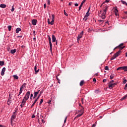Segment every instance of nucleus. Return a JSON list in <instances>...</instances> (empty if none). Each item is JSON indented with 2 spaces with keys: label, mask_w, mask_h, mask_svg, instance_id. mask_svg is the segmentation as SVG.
Here are the masks:
<instances>
[{
  "label": "nucleus",
  "mask_w": 127,
  "mask_h": 127,
  "mask_svg": "<svg viewBox=\"0 0 127 127\" xmlns=\"http://www.w3.org/2000/svg\"><path fill=\"white\" fill-rule=\"evenodd\" d=\"M8 29L9 31H10L11 30V25H9L8 26Z\"/></svg>",
  "instance_id": "36"
},
{
  "label": "nucleus",
  "mask_w": 127,
  "mask_h": 127,
  "mask_svg": "<svg viewBox=\"0 0 127 127\" xmlns=\"http://www.w3.org/2000/svg\"><path fill=\"white\" fill-rule=\"evenodd\" d=\"M74 5L75 6H78V3H75L74 4Z\"/></svg>",
  "instance_id": "62"
},
{
  "label": "nucleus",
  "mask_w": 127,
  "mask_h": 127,
  "mask_svg": "<svg viewBox=\"0 0 127 127\" xmlns=\"http://www.w3.org/2000/svg\"><path fill=\"white\" fill-rule=\"evenodd\" d=\"M109 8V6L108 5H106L104 6L103 9V12H105V10L106 11V13H107V10H108V8Z\"/></svg>",
  "instance_id": "14"
},
{
  "label": "nucleus",
  "mask_w": 127,
  "mask_h": 127,
  "mask_svg": "<svg viewBox=\"0 0 127 127\" xmlns=\"http://www.w3.org/2000/svg\"><path fill=\"white\" fill-rule=\"evenodd\" d=\"M39 92H40V90H38L37 92H34V95L33 96V98L35 99V98H36L37 97L38 94H39Z\"/></svg>",
  "instance_id": "12"
},
{
  "label": "nucleus",
  "mask_w": 127,
  "mask_h": 127,
  "mask_svg": "<svg viewBox=\"0 0 127 127\" xmlns=\"http://www.w3.org/2000/svg\"><path fill=\"white\" fill-rule=\"evenodd\" d=\"M82 5H83V4L81 3V4L80 5V6L79 7V10H81V8H82Z\"/></svg>",
  "instance_id": "41"
},
{
  "label": "nucleus",
  "mask_w": 127,
  "mask_h": 127,
  "mask_svg": "<svg viewBox=\"0 0 127 127\" xmlns=\"http://www.w3.org/2000/svg\"><path fill=\"white\" fill-rule=\"evenodd\" d=\"M79 114L77 115L74 118V120H76L77 118H80L84 114V110L83 109H81V110L78 111Z\"/></svg>",
  "instance_id": "3"
},
{
  "label": "nucleus",
  "mask_w": 127,
  "mask_h": 127,
  "mask_svg": "<svg viewBox=\"0 0 127 127\" xmlns=\"http://www.w3.org/2000/svg\"><path fill=\"white\" fill-rule=\"evenodd\" d=\"M50 51H52V43L49 42Z\"/></svg>",
  "instance_id": "21"
},
{
  "label": "nucleus",
  "mask_w": 127,
  "mask_h": 127,
  "mask_svg": "<svg viewBox=\"0 0 127 127\" xmlns=\"http://www.w3.org/2000/svg\"><path fill=\"white\" fill-rule=\"evenodd\" d=\"M0 7L1 8H5L6 7V5L5 4H0Z\"/></svg>",
  "instance_id": "17"
},
{
  "label": "nucleus",
  "mask_w": 127,
  "mask_h": 127,
  "mask_svg": "<svg viewBox=\"0 0 127 127\" xmlns=\"http://www.w3.org/2000/svg\"><path fill=\"white\" fill-rule=\"evenodd\" d=\"M96 127V124H93L92 126V127Z\"/></svg>",
  "instance_id": "63"
},
{
  "label": "nucleus",
  "mask_w": 127,
  "mask_h": 127,
  "mask_svg": "<svg viewBox=\"0 0 127 127\" xmlns=\"http://www.w3.org/2000/svg\"><path fill=\"white\" fill-rule=\"evenodd\" d=\"M37 23V20L33 19L32 20V24H33V25H36Z\"/></svg>",
  "instance_id": "11"
},
{
  "label": "nucleus",
  "mask_w": 127,
  "mask_h": 127,
  "mask_svg": "<svg viewBox=\"0 0 127 127\" xmlns=\"http://www.w3.org/2000/svg\"><path fill=\"white\" fill-rule=\"evenodd\" d=\"M99 22L100 23H103V22H104V20H99Z\"/></svg>",
  "instance_id": "50"
},
{
  "label": "nucleus",
  "mask_w": 127,
  "mask_h": 127,
  "mask_svg": "<svg viewBox=\"0 0 127 127\" xmlns=\"http://www.w3.org/2000/svg\"><path fill=\"white\" fill-rule=\"evenodd\" d=\"M52 21L50 22L49 19H48V24H51V25H53L54 24V18H55V16L54 14L52 15Z\"/></svg>",
  "instance_id": "2"
},
{
  "label": "nucleus",
  "mask_w": 127,
  "mask_h": 127,
  "mask_svg": "<svg viewBox=\"0 0 127 127\" xmlns=\"http://www.w3.org/2000/svg\"><path fill=\"white\" fill-rule=\"evenodd\" d=\"M109 2H110V0H106L104 2H103L101 6H102V5H104V4H106V3H108Z\"/></svg>",
  "instance_id": "18"
},
{
  "label": "nucleus",
  "mask_w": 127,
  "mask_h": 127,
  "mask_svg": "<svg viewBox=\"0 0 127 127\" xmlns=\"http://www.w3.org/2000/svg\"><path fill=\"white\" fill-rule=\"evenodd\" d=\"M34 118H35V115H32V119H34Z\"/></svg>",
  "instance_id": "61"
},
{
  "label": "nucleus",
  "mask_w": 127,
  "mask_h": 127,
  "mask_svg": "<svg viewBox=\"0 0 127 127\" xmlns=\"http://www.w3.org/2000/svg\"><path fill=\"white\" fill-rule=\"evenodd\" d=\"M117 70H124V66H121V67H118Z\"/></svg>",
  "instance_id": "28"
},
{
  "label": "nucleus",
  "mask_w": 127,
  "mask_h": 127,
  "mask_svg": "<svg viewBox=\"0 0 127 127\" xmlns=\"http://www.w3.org/2000/svg\"><path fill=\"white\" fill-rule=\"evenodd\" d=\"M90 16V13H89V12H87L85 15L84 16V17L83 18L84 20H85V21H86V20H87L88 19V16Z\"/></svg>",
  "instance_id": "8"
},
{
  "label": "nucleus",
  "mask_w": 127,
  "mask_h": 127,
  "mask_svg": "<svg viewBox=\"0 0 127 127\" xmlns=\"http://www.w3.org/2000/svg\"><path fill=\"white\" fill-rule=\"evenodd\" d=\"M17 38H21L22 37V36H17Z\"/></svg>",
  "instance_id": "56"
},
{
  "label": "nucleus",
  "mask_w": 127,
  "mask_h": 127,
  "mask_svg": "<svg viewBox=\"0 0 127 127\" xmlns=\"http://www.w3.org/2000/svg\"><path fill=\"white\" fill-rule=\"evenodd\" d=\"M0 127H5V126L0 125Z\"/></svg>",
  "instance_id": "60"
},
{
  "label": "nucleus",
  "mask_w": 127,
  "mask_h": 127,
  "mask_svg": "<svg viewBox=\"0 0 127 127\" xmlns=\"http://www.w3.org/2000/svg\"><path fill=\"white\" fill-rule=\"evenodd\" d=\"M41 120H42V123H43V124H44L45 123V121H44L43 119H41Z\"/></svg>",
  "instance_id": "57"
},
{
  "label": "nucleus",
  "mask_w": 127,
  "mask_h": 127,
  "mask_svg": "<svg viewBox=\"0 0 127 127\" xmlns=\"http://www.w3.org/2000/svg\"><path fill=\"white\" fill-rule=\"evenodd\" d=\"M26 86V83H24L20 87L22 89H23L24 88H25Z\"/></svg>",
  "instance_id": "24"
},
{
  "label": "nucleus",
  "mask_w": 127,
  "mask_h": 127,
  "mask_svg": "<svg viewBox=\"0 0 127 127\" xmlns=\"http://www.w3.org/2000/svg\"><path fill=\"white\" fill-rule=\"evenodd\" d=\"M37 70V64H36V65L34 67V71L35 72Z\"/></svg>",
  "instance_id": "42"
},
{
  "label": "nucleus",
  "mask_w": 127,
  "mask_h": 127,
  "mask_svg": "<svg viewBox=\"0 0 127 127\" xmlns=\"http://www.w3.org/2000/svg\"><path fill=\"white\" fill-rule=\"evenodd\" d=\"M11 104V98H10L7 100V105L9 106Z\"/></svg>",
  "instance_id": "16"
},
{
  "label": "nucleus",
  "mask_w": 127,
  "mask_h": 127,
  "mask_svg": "<svg viewBox=\"0 0 127 127\" xmlns=\"http://www.w3.org/2000/svg\"><path fill=\"white\" fill-rule=\"evenodd\" d=\"M95 93L96 94H98V93H99V90H96L95 91Z\"/></svg>",
  "instance_id": "52"
},
{
  "label": "nucleus",
  "mask_w": 127,
  "mask_h": 127,
  "mask_svg": "<svg viewBox=\"0 0 127 127\" xmlns=\"http://www.w3.org/2000/svg\"><path fill=\"white\" fill-rule=\"evenodd\" d=\"M114 80H112L109 82V84H114Z\"/></svg>",
  "instance_id": "44"
},
{
  "label": "nucleus",
  "mask_w": 127,
  "mask_h": 127,
  "mask_svg": "<svg viewBox=\"0 0 127 127\" xmlns=\"http://www.w3.org/2000/svg\"><path fill=\"white\" fill-rule=\"evenodd\" d=\"M127 94L124 97H123L121 99V101H123V100H126V99H127Z\"/></svg>",
  "instance_id": "31"
},
{
  "label": "nucleus",
  "mask_w": 127,
  "mask_h": 127,
  "mask_svg": "<svg viewBox=\"0 0 127 127\" xmlns=\"http://www.w3.org/2000/svg\"><path fill=\"white\" fill-rule=\"evenodd\" d=\"M123 84H126L127 83V79H123Z\"/></svg>",
  "instance_id": "39"
},
{
  "label": "nucleus",
  "mask_w": 127,
  "mask_h": 127,
  "mask_svg": "<svg viewBox=\"0 0 127 127\" xmlns=\"http://www.w3.org/2000/svg\"><path fill=\"white\" fill-rule=\"evenodd\" d=\"M48 4L49 5L50 4V0H48Z\"/></svg>",
  "instance_id": "54"
},
{
  "label": "nucleus",
  "mask_w": 127,
  "mask_h": 127,
  "mask_svg": "<svg viewBox=\"0 0 127 127\" xmlns=\"http://www.w3.org/2000/svg\"><path fill=\"white\" fill-rule=\"evenodd\" d=\"M52 42H56V37L54 35H52Z\"/></svg>",
  "instance_id": "15"
},
{
  "label": "nucleus",
  "mask_w": 127,
  "mask_h": 127,
  "mask_svg": "<svg viewBox=\"0 0 127 127\" xmlns=\"http://www.w3.org/2000/svg\"><path fill=\"white\" fill-rule=\"evenodd\" d=\"M48 37L49 42H51V38L50 37V36L48 35Z\"/></svg>",
  "instance_id": "37"
},
{
  "label": "nucleus",
  "mask_w": 127,
  "mask_h": 127,
  "mask_svg": "<svg viewBox=\"0 0 127 127\" xmlns=\"http://www.w3.org/2000/svg\"><path fill=\"white\" fill-rule=\"evenodd\" d=\"M71 4H72V2H70L68 3V5H71Z\"/></svg>",
  "instance_id": "64"
},
{
  "label": "nucleus",
  "mask_w": 127,
  "mask_h": 127,
  "mask_svg": "<svg viewBox=\"0 0 127 127\" xmlns=\"http://www.w3.org/2000/svg\"><path fill=\"white\" fill-rule=\"evenodd\" d=\"M117 58L116 56L114 55L110 59V60H114V59H116Z\"/></svg>",
  "instance_id": "30"
},
{
  "label": "nucleus",
  "mask_w": 127,
  "mask_h": 127,
  "mask_svg": "<svg viewBox=\"0 0 127 127\" xmlns=\"http://www.w3.org/2000/svg\"><path fill=\"white\" fill-rule=\"evenodd\" d=\"M121 52H122V51H121V50H119L118 52L115 53L114 55L117 58V57H118V56H120L121 55Z\"/></svg>",
  "instance_id": "9"
},
{
  "label": "nucleus",
  "mask_w": 127,
  "mask_h": 127,
  "mask_svg": "<svg viewBox=\"0 0 127 127\" xmlns=\"http://www.w3.org/2000/svg\"><path fill=\"white\" fill-rule=\"evenodd\" d=\"M43 103V99H41V101L40 102V105H41Z\"/></svg>",
  "instance_id": "46"
},
{
  "label": "nucleus",
  "mask_w": 127,
  "mask_h": 127,
  "mask_svg": "<svg viewBox=\"0 0 127 127\" xmlns=\"http://www.w3.org/2000/svg\"><path fill=\"white\" fill-rule=\"evenodd\" d=\"M114 9L115 15H116V16H118V15H119V10H118V9L116 7L114 8Z\"/></svg>",
  "instance_id": "10"
},
{
  "label": "nucleus",
  "mask_w": 127,
  "mask_h": 127,
  "mask_svg": "<svg viewBox=\"0 0 127 127\" xmlns=\"http://www.w3.org/2000/svg\"><path fill=\"white\" fill-rule=\"evenodd\" d=\"M121 2H122L123 4H126L127 5V3L125 1L121 0Z\"/></svg>",
  "instance_id": "34"
},
{
  "label": "nucleus",
  "mask_w": 127,
  "mask_h": 127,
  "mask_svg": "<svg viewBox=\"0 0 127 127\" xmlns=\"http://www.w3.org/2000/svg\"><path fill=\"white\" fill-rule=\"evenodd\" d=\"M105 69L108 71L109 70V66H106L105 67Z\"/></svg>",
  "instance_id": "43"
},
{
  "label": "nucleus",
  "mask_w": 127,
  "mask_h": 127,
  "mask_svg": "<svg viewBox=\"0 0 127 127\" xmlns=\"http://www.w3.org/2000/svg\"><path fill=\"white\" fill-rule=\"evenodd\" d=\"M64 15H65L66 16H68V13H67L66 12V11L65 10H64Z\"/></svg>",
  "instance_id": "40"
},
{
  "label": "nucleus",
  "mask_w": 127,
  "mask_h": 127,
  "mask_svg": "<svg viewBox=\"0 0 127 127\" xmlns=\"http://www.w3.org/2000/svg\"><path fill=\"white\" fill-rule=\"evenodd\" d=\"M84 85V80H81L80 83V86H83Z\"/></svg>",
  "instance_id": "33"
},
{
  "label": "nucleus",
  "mask_w": 127,
  "mask_h": 127,
  "mask_svg": "<svg viewBox=\"0 0 127 127\" xmlns=\"http://www.w3.org/2000/svg\"><path fill=\"white\" fill-rule=\"evenodd\" d=\"M40 96H41V95H40V94H39V95H38V97H37V98H36V100H37V101H38V99H39V98H40Z\"/></svg>",
  "instance_id": "53"
},
{
  "label": "nucleus",
  "mask_w": 127,
  "mask_h": 127,
  "mask_svg": "<svg viewBox=\"0 0 127 127\" xmlns=\"http://www.w3.org/2000/svg\"><path fill=\"white\" fill-rule=\"evenodd\" d=\"M33 97V94H31L30 97V100H31L32 99Z\"/></svg>",
  "instance_id": "47"
},
{
  "label": "nucleus",
  "mask_w": 127,
  "mask_h": 127,
  "mask_svg": "<svg viewBox=\"0 0 127 127\" xmlns=\"http://www.w3.org/2000/svg\"><path fill=\"white\" fill-rule=\"evenodd\" d=\"M124 46V43H121L118 46L116 47L115 49H116V48H121V46Z\"/></svg>",
  "instance_id": "26"
},
{
  "label": "nucleus",
  "mask_w": 127,
  "mask_h": 127,
  "mask_svg": "<svg viewBox=\"0 0 127 127\" xmlns=\"http://www.w3.org/2000/svg\"><path fill=\"white\" fill-rule=\"evenodd\" d=\"M11 11H12V12H13V11H14V7L13 5L11 7Z\"/></svg>",
  "instance_id": "35"
},
{
  "label": "nucleus",
  "mask_w": 127,
  "mask_h": 127,
  "mask_svg": "<svg viewBox=\"0 0 127 127\" xmlns=\"http://www.w3.org/2000/svg\"><path fill=\"white\" fill-rule=\"evenodd\" d=\"M125 46L122 47V46H120V48H119L120 49V50H123V49H124V48H125Z\"/></svg>",
  "instance_id": "38"
},
{
  "label": "nucleus",
  "mask_w": 127,
  "mask_h": 127,
  "mask_svg": "<svg viewBox=\"0 0 127 127\" xmlns=\"http://www.w3.org/2000/svg\"><path fill=\"white\" fill-rule=\"evenodd\" d=\"M23 91V88H22L21 87L20 88V91H19V95H21V93H22Z\"/></svg>",
  "instance_id": "25"
},
{
  "label": "nucleus",
  "mask_w": 127,
  "mask_h": 127,
  "mask_svg": "<svg viewBox=\"0 0 127 127\" xmlns=\"http://www.w3.org/2000/svg\"><path fill=\"white\" fill-rule=\"evenodd\" d=\"M15 113H16L15 111L13 113V115H12L11 118V123H12L16 118V115H15Z\"/></svg>",
  "instance_id": "5"
},
{
  "label": "nucleus",
  "mask_w": 127,
  "mask_h": 127,
  "mask_svg": "<svg viewBox=\"0 0 127 127\" xmlns=\"http://www.w3.org/2000/svg\"><path fill=\"white\" fill-rule=\"evenodd\" d=\"M117 85H118L117 82H115L114 83H109V88L113 89V88H114V87H115V86H117Z\"/></svg>",
  "instance_id": "4"
},
{
  "label": "nucleus",
  "mask_w": 127,
  "mask_h": 127,
  "mask_svg": "<svg viewBox=\"0 0 127 127\" xmlns=\"http://www.w3.org/2000/svg\"><path fill=\"white\" fill-rule=\"evenodd\" d=\"M114 77H115V74H111L110 75V79L113 80L114 79Z\"/></svg>",
  "instance_id": "22"
},
{
  "label": "nucleus",
  "mask_w": 127,
  "mask_h": 127,
  "mask_svg": "<svg viewBox=\"0 0 127 127\" xmlns=\"http://www.w3.org/2000/svg\"><path fill=\"white\" fill-rule=\"evenodd\" d=\"M30 96V91H28L26 93V94L23 99L21 104L20 105L21 108H23V106L24 105H25V103H26V101L29 99V97Z\"/></svg>",
  "instance_id": "1"
},
{
  "label": "nucleus",
  "mask_w": 127,
  "mask_h": 127,
  "mask_svg": "<svg viewBox=\"0 0 127 127\" xmlns=\"http://www.w3.org/2000/svg\"><path fill=\"white\" fill-rule=\"evenodd\" d=\"M43 118H44V117H43V116H42V115H41V120H43Z\"/></svg>",
  "instance_id": "58"
},
{
  "label": "nucleus",
  "mask_w": 127,
  "mask_h": 127,
  "mask_svg": "<svg viewBox=\"0 0 127 127\" xmlns=\"http://www.w3.org/2000/svg\"><path fill=\"white\" fill-rule=\"evenodd\" d=\"M85 1H86V0H83V1L81 2L82 4H83Z\"/></svg>",
  "instance_id": "55"
},
{
  "label": "nucleus",
  "mask_w": 127,
  "mask_h": 127,
  "mask_svg": "<svg viewBox=\"0 0 127 127\" xmlns=\"http://www.w3.org/2000/svg\"><path fill=\"white\" fill-rule=\"evenodd\" d=\"M4 65V62L0 61V66H3Z\"/></svg>",
  "instance_id": "27"
},
{
  "label": "nucleus",
  "mask_w": 127,
  "mask_h": 127,
  "mask_svg": "<svg viewBox=\"0 0 127 127\" xmlns=\"http://www.w3.org/2000/svg\"><path fill=\"white\" fill-rule=\"evenodd\" d=\"M13 77L14 79H16V80H18V76H17V75H14Z\"/></svg>",
  "instance_id": "32"
},
{
  "label": "nucleus",
  "mask_w": 127,
  "mask_h": 127,
  "mask_svg": "<svg viewBox=\"0 0 127 127\" xmlns=\"http://www.w3.org/2000/svg\"><path fill=\"white\" fill-rule=\"evenodd\" d=\"M66 121H67V116L65 118V119L64 120V124L66 123Z\"/></svg>",
  "instance_id": "49"
},
{
  "label": "nucleus",
  "mask_w": 127,
  "mask_h": 127,
  "mask_svg": "<svg viewBox=\"0 0 127 127\" xmlns=\"http://www.w3.org/2000/svg\"><path fill=\"white\" fill-rule=\"evenodd\" d=\"M51 100H49L48 102V104H51Z\"/></svg>",
  "instance_id": "59"
},
{
  "label": "nucleus",
  "mask_w": 127,
  "mask_h": 127,
  "mask_svg": "<svg viewBox=\"0 0 127 127\" xmlns=\"http://www.w3.org/2000/svg\"><path fill=\"white\" fill-rule=\"evenodd\" d=\"M107 82V79H104L103 80V83H106Z\"/></svg>",
  "instance_id": "48"
},
{
  "label": "nucleus",
  "mask_w": 127,
  "mask_h": 127,
  "mask_svg": "<svg viewBox=\"0 0 127 127\" xmlns=\"http://www.w3.org/2000/svg\"><path fill=\"white\" fill-rule=\"evenodd\" d=\"M19 31H21V29L20 28H17L16 29V33H19Z\"/></svg>",
  "instance_id": "19"
},
{
  "label": "nucleus",
  "mask_w": 127,
  "mask_h": 127,
  "mask_svg": "<svg viewBox=\"0 0 127 127\" xmlns=\"http://www.w3.org/2000/svg\"><path fill=\"white\" fill-rule=\"evenodd\" d=\"M4 72H5V67H3L1 72V76H3V75H4Z\"/></svg>",
  "instance_id": "13"
},
{
  "label": "nucleus",
  "mask_w": 127,
  "mask_h": 127,
  "mask_svg": "<svg viewBox=\"0 0 127 127\" xmlns=\"http://www.w3.org/2000/svg\"><path fill=\"white\" fill-rule=\"evenodd\" d=\"M83 34H84V31H82L80 33L79 35H78L77 37V41H79L81 38L83 37Z\"/></svg>",
  "instance_id": "6"
},
{
  "label": "nucleus",
  "mask_w": 127,
  "mask_h": 127,
  "mask_svg": "<svg viewBox=\"0 0 127 127\" xmlns=\"http://www.w3.org/2000/svg\"><path fill=\"white\" fill-rule=\"evenodd\" d=\"M38 72H39V69H38V70L37 69V70L35 71V74H37V73H38Z\"/></svg>",
  "instance_id": "51"
},
{
  "label": "nucleus",
  "mask_w": 127,
  "mask_h": 127,
  "mask_svg": "<svg viewBox=\"0 0 127 127\" xmlns=\"http://www.w3.org/2000/svg\"><path fill=\"white\" fill-rule=\"evenodd\" d=\"M123 70H124L125 72L127 71V66H123Z\"/></svg>",
  "instance_id": "29"
},
{
  "label": "nucleus",
  "mask_w": 127,
  "mask_h": 127,
  "mask_svg": "<svg viewBox=\"0 0 127 127\" xmlns=\"http://www.w3.org/2000/svg\"><path fill=\"white\" fill-rule=\"evenodd\" d=\"M93 81L94 82V83H96V82H97V80H96V78H94L93 79Z\"/></svg>",
  "instance_id": "45"
},
{
  "label": "nucleus",
  "mask_w": 127,
  "mask_h": 127,
  "mask_svg": "<svg viewBox=\"0 0 127 127\" xmlns=\"http://www.w3.org/2000/svg\"><path fill=\"white\" fill-rule=\"evenodd\" d=\"M11 54H14V53H15V52H16V49H14V50H11L10 51Z\"/></svg>",
  "instance_id": "20"
},
{
  "label": "nucleus",
  "mask_w": 127,
  "mask_h": 127,
  "mask_svg": "<svg viewBox=\"0 0 127 127\" xmlns=\"http://www.w3.org/2000/svg\"><path fill=\"white\" fill-rule=\"evenodd\" d=\"M107 13H106V10H104V12H103V13L101 14V18L102 19H105L106 18V14Z\"/></svg>",
  "instance_id": "7"
},
{
  "label": "nucleus",
  "mask_w": 127,
  "mask_h": 127,
  "mask_svg": "<svg viewBox=\"0 0 127 127\" xmlns=\"http://www.w3.org/2000/svg\"><path fill=\"white\" fill-rule=\"evenodd\" d=\"M37 102V99H36L34 102H33V103L32 104V105H31V108H32L34 105H35V104H36V102Z\"/></svg>",
  "instance_id": "23"
}]
</instances>
